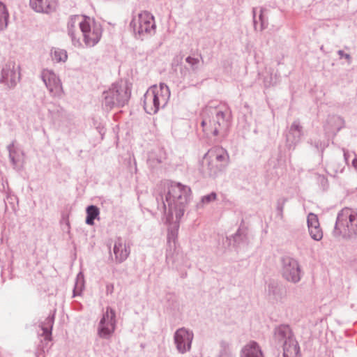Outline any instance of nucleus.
Here are the masks:
<instances>
[{"label": "nucleus", "mask_w": 357, "mask_h": 357, "mask_svg": "<svg viewBox=\"0 0 357 357\" xmlns=\"http://www.w3.org/2000/svg\"><path fill=\"white\" fill-rule=\"evenodd\" d=\"M164 195L156 197L157 208L167 215L168 220L175 215L176 220L179 221L183 216L186 206L191 197V189L181 183L167 181L165 183Z\"/></svg>", "instance_id": "1"}, {"label": "nucleus", "mask_w": 357, "mask_h": 357, "mask_svg": "<svg viewBox=\"0 0 357 357\" xmlns=\"http://www.w3.org/2000/svg\"><path fill=\"white\" fill-rule=\"evenodd\" d=\"M203 132L207 135L225 137L231 126V112L225 109L221 110L216 107H206L202 112Z\"/></svg>", "instance_id": "2"}, {"label": "nucleus", "mask_w": 357, "mask_h": 357, "mask_svg": "<svg viewBox=\"0 0 357 357\" xmlns=\"http://www.w3.org/2000/svg\"><path fill=\"white\" fill-rule=\"evenodd\" d=\"M170 98V90L165 83L159 86H151L143 97V105L145 112L149 114H156L160 108H164Z\"/></svg>", "instance_id": "3"}, {"label": "nucleus", "mask_w": 357, "mask_h": 357, "mask_svg": "<svg viewBox=\"0 0 357 357\" xmlns=\"http://www.w3.org/2000/svg\"><path fill=\"white\" fill-rule=\"evenodd\" d=\"M333 235L346 239L357 238V213L349 208L341 210L337 216Z\"/></svg>", "instance_id": "4"}, {"label": "nucleus", "mask_w": 357, "mask_h": 357, "mask_svg": "<svg viewBox=\"0 0 357 357\" xmlns=\"http://www.w3.org/2000/svg\"><path fill=\"white\" fill-rule=\"evenodd\" d=\"M273 338L278 344H282V354L277 357H301L299 344L289 325L281 324L275 327Z\"/></svg>", "instance_id": "5"}, {"label": "nucleus", "mask_w": 357, "mask_h": 357, "mask_svg": "<svg viewBox=\"0 0 357 357\" xmlns=\"http://www.w3.org/2000/svg\"><path fill=\"white\" fill-rule=\"evenodd\" d=\"M130 96L131 89L126 84L114 83L102 93V109L110 111L114 107H122L128 102Z\"/></svg>", "instance_id": "6"}, {"label": "nucleus", "mask_w": 357, "mask_h": 357, "mask_svg": "<svg viewBox=\"0 0 357 357\" xmlns=\"http://www.w3.org/2000/svg\"><path fill=\"white\" fill-rule=\"evenodd\" d=\"M130 26L135 38L142 40L153 35L156 28L154 17L148 11H143L135 17Z\"/></svg>", "instance_id": "7"}, {"label": "nucleus", "mask_w": 357, "mask_h": 357, "mask_svg": "<svg viewBox=\"0 0 357 357\" xmlns=\"http://www.w3.org/2000/svg\"><path fill=\"white\" fill-rule=\"evenodd\" d=\"M79 29L82 33L83 41L86 47H94L100 41L102 34V27L100 22L84 16L79 22Z\"/></svg>", "instance_id": "8"}, {"label": "nucleus", "mask_w": 357, "mask_h": 357, "mask_svg": "<svg viewBox=\"0 0 357 357\" xmlns=\"http://www.w3.org/2000/svg\"><path fill=\"white\" fill-rule=\"evenodd\" d=\"M20 67L14 61L4 63L0 72V84L7 89H13L20 81Z\"/></svg>", "instance_id": "9"}, {"label": "nucleus", "mask_w": 357, "mask_h": 357, "mask_svg": "<svg viewBox=\"0 0 357 357\" xmlns=\"http://www.w3.org/2000/svg\"><path fill=\"white\" fill-rule=\"evenodd\" d=\"M281 273L282 278L291 283L296 284L301 279V268L298 261L291 257L281 258Z\"/></svg>", "instance_id": "10"}, {"label": "nucleus", "mask_w": 357, "mask_h": 357, "mask_svg": "<svg viewBox=\"0 0 357 357\" xmlns=\"http://www.w3.org/2000/svg\"><path fill=\"white\" fill-rule=\"evenodd\" d=\"M116 328V313L110 307H106L98 326V335L99 337L109 340L114 333Z\"/></svg>", "instance_id": "11"}, {"label": "nucleus", "mask_w": 357, "mask_h": 357, "mask_svg": "<svg viewBox=\"0 0 357 357\" xmlns=\"http://www.w3.org/2000/svg\"><path fill=\"white\" fill-rule=\"evenodd\" d=\"M40 77L52 96L59 98L62 96L63 91L61 80L52 70H43Z\"/></svg>", "instance_id": "12"}, {"label": "nucleus", "mask_w": 357, "mask_h": 357, "mask_svg": "<svg viewBox=\"0 0 357 357\" xmlns=\"http://www.w3.org/2000/svg\"><path fill=\"white\" fill-rule=\"evenodd\" d=\"M303 135V126L298 119L294 121L285 133L286 146L289 150H294Z\"/></svg>", "instance_id": "13"}, {"label": "nucleus", "mask_w": 357, "mask_h": 357, "mask_svg": "<svg viewBox=\"0 0 357 357\" xmlns=\"http://www.w3.org/2000/svg\"><path fill=\"white\" fill-rule=\"evenodd\" d=\"M193 336V333L185 328H181L176 330L174 335V339L176 349L179 353L185 354L190 351Z\"/></svg>", "instance_id": "14"}, {"label": "nucleus", "mask_w": 357, "mask_h": 357, "mask_svg": "<svg viewBox=\"0 0 357 357\" xmlns=\"http://www.w3.org/2000/svg\"><path fill=\"white\" fill-rule=\"evenodd\" d=\"M204 159H208L212 162H218L223 168H226L229 163V155L222 147H213L204 155Z\"/></svg>", "instance_id": "15"}, {"label": "nucleus", "mask_w": 357, "mask_h": 357, "mask_svg": "<svg viewBox=\"0 0 357 357\" xmlns=\"http://www.w3.org/2000/svg\"><path fill=\"white\" fill-rule=\"evenodd\" d=\"M225 169L221 165L218 167L213 165V162L208 159L202 158L199 167V172L204 177L215 178L218 177Z\"/></svg>", "instance_id": "16"}, {"label": "nucleus", "mask_w": 357, "mask_h": 357, "mask_svg": "<svg viewBox=\"0 0 357 357\" xmlns=\"http://www.w3.org/2000/svg\"><path fill=\"white\" fill-rule=\"evenodd\" d=\"M29 6L36 13L50 14L56 10V0H29Z\"/></svg>", "instance_id": "17"}, {"label": "nucleus", "mask_w": 357, "mask_h": 357, "mask_svg": "<svg viewBox=\"0 0 357 357\" xmlns=\"http://www.w3.org/2000/svg\"><path fill=\"white\" fill-rule=\"evenodd\" d=\"M113 252L115 255V261L121 264L125 261L130 255V246L129 244L123 243L122 238L118 237L114 242Z\"/></svg>", "instance_id": "18"}, {"label": "nucleus", "mask_w": 357, "mask_h": 357, "mask_svg": "<svg viewBox=\"0 0 357 357\" xmlns=\"http://www.w3.org/2000/svg\"><path fill=\"white\" fill-rule=\"evenodd\" d=\"M240 357H264L262 351L255 341H251L245 344L241 351Z\"/></svg>", "instance_id": "19"}, {"label": "nucleus", "mask_w": 357, "mask_h": 357, "mask_svg": "<svg viewBox=\"0 0 357 357\" xmlns=\"http://www.w3.org/2000/svg\"><path fill=\"white\" fill-rule=\"evenodd\" d=\"M54 323V312L50 314L45 320L41 323L40 328L43 332L45 340L50 341L52 340V331Z\"/></svg>", "instance_id": "20"}, {"label": "nucleus", "mask_w": 357, "mask_h": 357, "mask_svg": "<svg viewBox=\"0 0 357 357\" xmlns=\"http://www.w3.org/2000/svg\"><path fill=\"white\" fill-rule=\"evenodd\" d=\"M185 62L189 65L190 70L193 73H197L201 67V63L203 62V58L201 54L190 55L185 58Z\"/></svg>", "instance_id": "21"}, {"label": "nucleus", "mask_w": 357, "mask_h": 357, "mask_svg": "<svg viewBox=\"0 0 357 357\" xmlns=\"http://www.w3.org/2000/svg\"><path fill=\"white\" fill-rule=\"evenodd\" d=\"M15 141H13L9 145L7 146V149L9 153V159L10 162L15 169L20 170V166L19 165V155L17 153V151L15 148Z\"/></svg>", "instance_id": "22"}, {"label": "nucleus", "mask_w": 357, "mask_h": 357, "mask_svg": "<svg viewBox=\"0 0 357 357\" xmlns=\"http://www.w3.org/2000/svg\"><path fill=\"white\" fill-rule=\"evenodd\" d=\"M86 212V224L89 225H93L95 219L98 218L100 214L99 208L95 205H90L87 206Z\"/></svg>", "instance_id": "23"}, {"label": "nucleus", "mask_w": 357, "mask_h": 357, "mask_svg": "<svg viewBox=\"0 0 357 357\" xmlns=\"http://www.w3.org/2000/svg\"><path fill=\"white\" fill-rule=\"evenodd\" d=\"M327 123L331 129L335 130L337 132L340 131L344 126V120L337 115L329 116Z\"/></svg>", "instance_id": "24"}, {"label": "nucleus", "mask_w": 357, "mask_h": 357, "mask_svg": "<svg viewBox=\"0 0 357 357\" xmlns=\"http://www.w3.org/2000/svg\"><path fill=\"white\" fill-rule=\"evenodd\" d=\"M9 13L6 5L0 1V31L8 26Z\"/></svg>", "instance_id": "25"}, {"label": "nucleus", "mask_w": 357, "mask_h": 357, "mask_svg": "<svg viewBox=\"0 0 357 357\" xmlns=\"http://www.w3.org/2000/svg\"><path fill=\"white\" fill-rule=\"evenodd\" d=\"M50 54L52 59L56 62H65L68 59V54L65 50L52 48Z\"/></svg>", "instance_id": "26"}, {"label": "nucleus", "mask_w": 357, "mask_h": 357, "mask_svg": "<svg viewBox=\"0 0 357 357\" xmlns=\"http://www.w3.org/2000/svg\"><path fill=\"white\" fill-rule=\"evenodd\" d=\"M84 287V275L82 272H79L76 278V282L73 289V297L80 294Z\"/></svg>", "instance_id": "27"}, {"label": "nucleus", "mask_w": 357, "mask_h": 357, "mask_svg": "<svg viewBox=\"0 0 357 357\" xmlns=\"http://www.w3.org/2000/svg\"><path fill=\"white\" fill-rule=\"evenodd\" d=\"M84 16V15L81 16L79 15H71L67 23V31L77 29V25L79 26V22L83 20Z\"/></svg>", "instance_id": "28"}, {"label": "nucleus", "mask_w": 357, "mask_h": 357, "mask_svg": "<svg viewBox=\"0 0 357 357\" xmlns=\"http://www.w3.org/2000/svg\"><path fill=\"white\" fill-rule=\"evenodd\" d=\"M68 36L71 39L72 45L75 47L80 48L82 47V43L80 40L79 33L77 29H73V31H67Z\"/></svg>", "instance_id": "29"}, {"label": "nucleus", "mask_w": 357, "mask_h": 357, "mask_svg": "<svg viewBox=\"0 0 357 357\" xmlns=\"http://www.w3.org/2000/svg\"><path fill=\"white\" fill-rule=\"evenodd\" d=\"M311 238L315 241H320L323 237L322 231L319 226L308 228Z\"/></svg>", "instance_id": "30"}, {"label": "nucleus", "mask_w": 357, "mask_h": 357, "mask_svg": "<svg viewBox=\"0 0 357 357\" xmlns=\"http://www.w3.org/2000/svg\"><path fill=\"white\" fill-rule=\"evenodd\" d=\"M312 146H313L318 151L321 153V157L323 158V154L325 149L328 146V143L326 142H321L320 140H315L312 142V139L308 142Z\"/></svg>", "instance_id": "31"}, {"label": "nucleus", "mask_w": 357, "mask_h": 357, "mask_svg": "<svg viewBox=\"0 0 357 357\" xmlns=\"http://www.w3.org/2000/svg\"><path fill=\"white\" fill-rule=\"evenodd\" d=\"M220 345V356L221 357H229L231 355L230 344L227 341L222 340Z\"/></svg>", "instance_id": "32"}, {"label": "nucleus", "mask_w": 357, "mask_h": 357, "mask_svg": "<svg viewBox=\"0 0 357 357\" xmlns=\"http://www.w3.org/2000/svg\"><path fill=\"white\" fill-rule=\"evenodd\" d=\"M268 292L270 295H273L275 298L279 296L281 294V291L278 284L275 282H270L268 286Z\"/></svg>", "instance_id": "33"}, {"label": "nucleus", "mask_w": 357, "mask_h": 357, "mask_svg": "<svg viewBox=\"0 0 357 357\" xmlns=\"http://www.w3.org/2000/svg\"><path fill=\"white\" fill-rule=\"evenodd\" d=\"M235 245L239 246L241 243L245 242L246 236L243 232H241V229H238L237 231L232 236Z\"/></svg>", "instance_id": "34"}, {"label": "nucleus", "mask_w": 357, "mask_h": 357, "mask_svg": "<svg viewBox=\"0 0 357 357\" xmlns=\"http://www.w3.org/2000/svg\"><path fill=\"white\" fill-rule=\"evenodd\" d=\"M181 255H180L178 252L172 253L171 250H167L166 253V260L167 263L172 262L173 264H175L176 266L177 267V266L179 264V263L178 262V259Z\"/></svg>", "instance_id": "35"}, {"label": "nucleus", "mask_w": 357, "mask_h": 357, "mask_svg": "<svg viewBox=\"0 0 357 357\" xmlns=\"http://www.w3.org/2000/svg\"><path fill=\"white\" fill-rule=\"evenodd\" d=\"M287 202V198L285 197H281L277 200L276 210L278 213V216H279L280 219L283 218V210Z\"/></svg>", "instance_id": "36"}, {"label": "nucleus", "mask_w": 357, "mask_h": 357, "mask_svg": "<svg viewBox=\"0 0 357 357\" xmlns=\"http://www.w3.org/2000/svg\"><path fill=\"white\" fill-rule=\"evenodd\" d=\"M307 223L308 228L319 226V222L317 215H315L314 213H310L307 215Z\"/></svg>", "instance_id": "37"}, {"label": "nucleus", "mask_w": 357, "mask_h": 357, "mask_svg": "<svg viewBox=\"0 0 357 357\" xmlns=\"http://www.w3.org/2000/svg\"><path fill=\"white\" fill-rule=\"evenodd\" d=\"M178 235V228H173L168 230L167 233V241L171 245L173 242L174 246H175L176 239Z\"/></svg>", "instance_id": "38"}, {"label": "nucleus", "mask_w": 357, "mask_h": 357, "mask_svg": "<svg viewBox=\"0 0 357 357\" xmlns=\"http://www.w3.org/2000/svg\"><path fill=\"white\" fill-rule=\"evenodd\" d=\"M216 197H217V195L215 192H211L210 194L208 195H204L202 197V202L203 204H209L211 203V202L214 201L216 199Z\"/></svg>", "instance_id": "39"}, {"label": "nucleus", "mask_w": 357, "mask_h": 357, "mask_svg": "<svg viewBox=\"0 0 357 357\" xmlns=\"http://www.w3.org/2000/svg\"><path fill=\"white\" fill-rule=\"evenodd\" d=\"M266 10L265 8H260V14L259 16V20L261 22V31L265 29L268 26L267 20H265L264 16V12Z\"/></svg>", "instance_id": "40"}, {"label": "nucleus", "mask_w": 357, "mask_h": 357, "mask_svg": "<svg viewBox=\"0 0 357 357\" xmlns=\"http://www.w3.org/2000/svg\"><path fill=\"white\" fill-rule=\"evenodd\" d=\"M162 162V160L158 158H155L153 155H150L148 159V163L151 167H155L158 164H160Z\"/></svg>", "instance_id": "41"}, {"label": "nucleus", "mask_w": 357, "mask_h": 357, "mask_svg": "<svg viewBox=\"0 0 357 357\" xmlns=\"http://www.w3.org/2000/svg\"><path fill=\"white\" fill-rule=\"evenodd\" d=\"M183 56L181 54L176 55L172 60V66H177L181 63Z\"/></svg>", "instance_id": "42"}, {"label": "nucleus", "mask_w": 357, "mask_h": 357, "mask_svg": "<svg viewBox=\"0 0 357 357\" xmlns=\"http://www.w3.org/2000/svg\"><path fill=\"white\" fill-rule=\"evenodd\" d=\"M318 181L319 183L321 184V185L324 187V189L328 187V180L324 176L319 175L318 176Z\"/></svg>", "instance_id": "43"}, {"label": "nucleus", "mask_w": 357, "mask_h": 357, "mask_svg": "<svg viewBox=\"0 0 357 357\" xmlns=\"http://www.w3.org/2000/svg\"><path fill=\"white\" fill-rule=\"evenodd\" d=\"M337 54L340 58H344L348 61L349 63H351V57L349 54L344 53V52L341 50L337 51Z\"/></svg>", "instance_id": "44"}, {"label": "nucleus", "mask_w": 357, "mask_h": 357, "mask_svg": "<svg viewBox=\"0 0 357 357\" xmlns=\"http://www.w3.org/2000/svg\"><path fill=\"white\" fill-rule=\"evenodd\" d=\"M276 84V81H273L272 77H270V80H268V78L264 79V84L266 86H270L271 85H274Z\"/></svg>", "instance_id": "45"}, {"label": "nucleus", "mask_w": 357, "mask_h": 357, "mask_svg": "<svg viewBox=\"0 0 357 357\" xmlns=\"http://www.w3.org/2000/svg\"><path fill=\"white\" fill-rule=\"evenodd\" d=\"M252 14H253V23L255 29H257V20H256V8H253L252 9Z\"/></svg>", "instance_id": "46"}, {"label": "nucleus", "mask_w": 357, "mask_h": 357, "mask_svg": "<svg viewBox=\"0 0 357 357\" xmlns=\"http://www.w3.org/2000/svg\"><path fill=\"white\" fill-rule=\"evenodd\" d=\"M352 165L353 167L357 169V158H355L352 160Z\"/></svg>", "instance_id": "47"}, {"label": "nucleus", "mask_w": 357, "mask_h": 357, "mask_svg": "<svg viewBox=\"0 0 357 357\" xmlns=\"http://www.w3.org/2000/svg\"><path fill=\"white\" fill-rule=\"evenodd\" d=\"M343 169H344V167H338L337 169H334V171L335 173L342 172Z\"/></svg>", "instance_id": "48"}, {"label": "nucleus", "mask_w": 357, "mask_h": 357, "mask_svg": "<svg viewBox=\"0 0 357 357\" xmlns=\"http://www.w3.org/2000/svg\"><path fill=\"white\" fill-rule=\"evenodd\" d=\"M343 151H344V160H346V162L347 161V156H348V153L347 152L345 151V149H343Z\"/></svg>", "instance_id": "49"}, {"label": "nucleus", "mask_w": 357, "mask_h": 357, "mask_svg": "<svg viewBox=\"0 0 357 357\" xmlns=\"http://www.w3.org/2000/svg\"><path fill=\"white\" fill-rule=\"evenodd\" d=\"M15 197L13 195H7V199H10V200H13Z\"/></svg>", "instance_id": "50"}, {"label": "nucleus", "mask_w": 357, "mask_h": 357, "mask_svg": "<svg viewBox=\"0 0 357 357\" xmlns=\"http://www.w3.org/2000/svg\"><path fill=\"white\" fill-rule=\"evenodd\" d=\"M66 227H67V229H68V230H69V229H70V225H69V222H66Z\"/></svg>", "instance_id": "51"}, {"label": "nucleus", "mask_w": 357, "mask_h": 357, "mask_svg": "<svg viewBox=\"0 0 357 357\" xmlns=\"http://www.w3.org/2000/svg\"><path fill=\"white\" fill-rule=\"evenodd\" d=\"M214 165H217L218 167L220 165V163L218 162H213Z\"/></svg>", "instance_id": "52"}, {"label": "nucleus", "mask_w": 357, "mask_h": 357, "mask_svg": "<svg viewBox=\"0 0 357 357\" xmlns=\"http://www.w3.org/2000/svg\"><path fill=\"white\" fill-rule=\"evenodd\" d=\"M109 286L107 285V292H109Z\"/></svg>", "instance_id": "53"}]
</instances>
